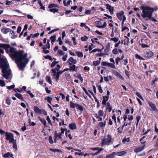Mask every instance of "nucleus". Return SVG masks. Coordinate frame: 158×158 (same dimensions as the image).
I'll list each match as a JSON object with an SVG mask.
<instances>
[{
  "label": "nucleus",
  "mask_w": 158,
  "mask_h": 158,
  "mask_svg": "<svg viewBox=\"0 0 158 158\" xmlns=\"http://www.w3.org/2000/svg\"><path fill=\"white\" fill-rule=\"evenodd\" d=\"M1 48L4 49L7 53H10L12 58L16 59L17 64L21 69L25 66L28 62L29 60L27 58V54L23 51H17L15 48L9 44L0 43V67L2 69V76L6 79H8L11 72L6 58L5 57L1 58L2 55L4 53Z\"/></svg>",
  "instance_id": "f257e3e1"
},
{
  "label": "nucleus",
  "mask_w": 158,
  "mask_h": 158,
  "mask_svg": "<svg viewBox=\"0 0 158 158\" xmlns=\"http://www.w3.org/2000/svg\"><path fill=\"white\" fill-rule=\"evenodd\" d=\"M140 9L142 10L141 16L143 18H148L149 19H151L152 13L154 11L153 8L142 6H141Z\"/></svg>",
  "instance_id": "f03ea898"
},
{
  "label": "nucleus",
  "mask_w": 158,
  "mask_h": 158,
  "mask_svg": "<svg viewBox=\"0 0 158 158\" xmlns=\"http://www.w3.org/2000/svg\"><path fill=\"white\" fill-rule=\"evenodd\" d=\"M112 140V137L111 135H108L103 139L101 142V146H103L106 145H109L111 143Z\"/></svg>",
  "instance_id": "7ed1b4c3"
},
{
  "label": "nucleus",
  "mask_w": 158,
  "mask_h": 158,
  "mask_svg": "<svg viewBox=\"0 0 158 158\" xmlns=\"http://www.w3.org/2000/svg\"><path fill=\"white\" fill-rule=\"evenodd\" d=\"M106 116V114H104V112L102 110H99L98 112V113L96 114L95 116V117L98 121H102V118H104Z\"/></svg>",
  "instance_id": "20e7f679"
},
{
  "label": "nucleus",
  "mask_w": 158,
  "mask_h": 158,
  "mask_svg": "<svg viewBox=\"0 0 158 158\" xmlns=\"http://www.w3.org/2000/svg\"><path fill=\"white\" fill-rule=\"evenodd\" d=\"M5 136L7 140H9L10 143L14 142L15 140L14 139L13 135L11 133L7 132H5Z\"/></svg>",
  "instance_id": "39448f33"
},
{
  "label": "nucleus",
  "mask_w": 158,
  "mask_h": 158,
  "mask_svg": "<svg viewBox=\"0 0 158 158\" xmlns=\"http://www.w3.org/2000/svg\"><path fill=\"white\" fill-rule=\"evenodd\" d=\"M97 27L100 28H103L106 27L107 24L106 22H102L101 21H97L95 22Z\"/></svg>",
  "instance_id": "423d86ee"
},
{
  "label": "nucleus",
  "mask_w": 158,
  "mask_h": 158,
  "mask_svg": "<svg viewBox=\"0 0 158 158\" xmlns=\"http://www.w3.org/2000/svg\"><path fill=\"white\" fill-rule=\"evenodd\" d=\"M148 104L151 107V110L155 111L156 112H157L158 110L157 109L155 105L153 104L152 102H148Z\"/></svg>",
  "instance_id": "0eeeda50"
},
{
  "label": "nucleus",
  "mask_w": 158,
  "mask_h": 158,
  "mask_svg": "<svg viewBox=\"0 0 158 158\" xmlns=\"http://www.w3.org/2000/svg\"><path fill=\"white\" fill-rule=\"evenodd\" d=\"M112 73L115 75L116 76L119 77L122 80H124V78L118 72L114 70H112Z\"/></svg>",
  "instance_id": "6e6552de"
},
{
  "label": "nucleus",
  "mask_w": 158,
  "mask_h": 158,
  "mask_svg": "<svg viewBox=\"0 0 158 158\" xmlns=\"http://www.w3.org/2000/svg\"><path fill=\"white\" fill-rule=\"evenodd\" d=\"M124 12L123 11H121L119 13H118L117 14V16L118 19L121 20L123 19V17L125 16V15H123Z\"/></svg>",
  "instance_id": "1a4fd4ad"
},
{
  "label": "nucleus",
  "mask_w": 158,
  "mask_h": 158,
  "mask_svg": "<svg viewBox=\"0 0 158 158\" xmlns=\"http://www.w3.org/2000/svg\"><path fill=\"white\" fill-rule=\"evenodd\" d=\"M154 54V53L151 51L146 52L144 53V56L147 57H151Z\"/></svg>",
  "instance_id": "9d476101"
},
{
  "label": "nucleus",
  "mask_w": 158,
  "mask_h": 158,
  "mask_svg": "<svg viewBox=\"0 0 158 158\" xmlns=\"http://www.w3.org/2000/svg\"><path fill=\"white\" fill-rule=\"evenodd\" d=\"M68 62L70 65H71L72 64H76L77 63V60L74 59L73 57H71L68 60Z\"/></svg>",
  "instance_id": "9b49d317"
},
{
  "label": "nucleus",
  "mask_w": 158,
  "mask_h": 158,
  "mask_svg": "<svg viewBox=\"0 0 158 158\" xmlns=\"http://www.w3.org/2000/svg\"><path fill=\"white\" fill-rule=\"evenodd\" d=\"M106 9L109 10L111 15H112L114 14V7L111 6L109 4L106 5Z\"/></svg>",
  "instance_id": "f8f14e48"
},
{
  "label": "nucleus",
  "mask_w": 158,
  "mask_h": 158,
  "mask_svg": "<svg viewBox=\"0 0 158 158\" xmlns=\"http://www.w3.org/2000/svg\"><path fill=\"white\" fill-rule=\"evenodd\" d=\"M34 110L35 112L38 114H42V110L39 109L37 106H35L34 107Z\"/></svg>",
  "instance_id": "ddd939ff"
},
{
  "label": "nucleus",
  "mask_w": 158,
  "mask_h": 158,
  "mask_svg": "<svg viewBox=\"0 0 158 158\" xmlns=\"http://www.w3.org/2000/svg\"><path fill=\"white\" fill-rule=\"evenodd\" d=\"M145 147V145H143V146L135 148L134 149V151L135 152L138 153L142 151L144 148Z\"/></svg>",
  "instance_id": "4468645a"
},
{
  "label": "nucleus",
  "mask_w": 158,
  "mask_h": 158,
  "mask_svg": "<svg viewBox=\"0 0 158 158\" xmlns=\"http://www.w3.org/2000/svg\"><path fill=\"white\" fill-rule=\"evenodd\" d=\"M55 139H54V142H56V140L58 139H62V138H61V135L60 134L59 135H58L56 132L55 131Z\"/></svg>",
  "instance_id": "2eb2a0df"
},
{
  "label": "nucleus",
  "mask_w": 158,
  "mask_h": 158,
  "mask_svg": "<svg viewBox=\"0 0 158 158\" xmlns=\"http://www.w3.org/2000/svg\"><path fill=\"white\" fill-rule=\"evenodd\" d=\"M56 71H59V69H52L51 70V71L52 73H53V74L52 75V76L54 77V78H55L56 80V77L57 76V72H56Z\"/></svg>",
  "instance_id": "dca6fc26"
},
{
  "label": "nucleus",
  "mask_w": 158,
  "mask_h": 158,
  "mask_svg": "<svg viewBox=\"0 0 158 158\" xmlns=\"http://www.w3.org/2000/svg\"><path fill=\"white\" fill-rule=\"evenodd\" d=\"M103 100L102 103L104 105L106 103V102L108 100L109 97L108 96H104L103 97Z\"/></svg>",
  "instance_id": "f3484780"
},
{
  "label": "nucleus",
  "mask_w": 158,
  "mask_h": 158,
  "mask_svg": "<svg viewBox=\"0 0 158 158\" xmlns=\"http://www.w3.org/2000/svg\"><path fill=\"white\" fill-rule=\"evenodd\" d=\"M77 68L78 67H76L75 65L74 64H72L71 65H70L69 67L70 70L77 71Z\"/></svg>",
  "instance_id": "a211bd4d"
},
{
  "label": "nucleus",
  "mask_w": 158,
  "mask_h": 158,
  "mask_svg": "<svg viewBox=\"0 0 158 158\" xmlns=\"http://www.w3.org/2000/svg\"><path fill=\"white\" fill-rule=\"evenodd\" d=\"M69 127L71 130H75L77 129V127L75 123H72L69 125Z\"/></svg>",
  "instance_id": "6ab92c4d"
},
{
  "label": "nucleus",
  "mask_w": 158,
  "mask_h": 158,
  "mask_svg": "<svg viewBox=\"0 0 158 158\" xmlns=\"http://www.w3.org/2000/svg\"><path fill=\"white\" fill-rule=\"evenodd\" d=\"M91 150L93 151H98L97 152H100L103 150V149L102 148L100 147H95L94 148H90Z\"/></svg>",
  "instance_id": "aec40b11"
},
{
  "label": "nucleus",
  "mask_w": 158,
  "mask_h": 158,
  "mask_svg": "<svg viewBox=\"0 0 158 158\" xmlns=\"http://www.w3.org/2000/svg\"><path fill=\"white\" fill-rule=\"evenodd\" d=\"M10 29L9 28H3L1 30V31L3 33L6 34L9 32H10Z\"/></svg>",
  "instance_id": "412c9836"
},
{
  "label": "nucleus",
  "mask_w": 158,
  "mask_h": 158,
  "mask_svg": "<svg viewBox=\"0 0 158 158\" xmlns=\"http://www.w3.org/2000/svg\"><path fill=\"white\" fill-rule=\"evenodd\" d=\"M116 155L115 152H113L110 154H108L106 156V158H114Z\"/></svg>",
  "instance_id": "4be33fe9"
},
{
  "label": "nucleus",
  "mask_w": 158,
  "mask_h": 158,
  "mask_svg": "<svg viewBox=\"0 0 158 158\" xmlns=\"http://www.w3.org/2000/svg\"><path fill=\"white\" fill-rule=\"evenodd\" d=\"M106 106V109L109 110V111L110 112L112 110V107L110 106V103L107 102L106 104H104Z\"/></svg>",
  "instance_id": "5701e85b"
},
{
  "label": "nucleus",
  "mask_w": 158,
  "mask_h": 158,
  "mask_svg": "<svg viewBox=\"0 0 158 158\" xmlns=\"http://www.w3.org/2000/svg\"><path fill=\"white\" fill-rule=\"evenodd\" d=\"M127 153V152L125 151H123L120 152H118L116 153V155L118 156H122L123 155L126 154Z\"/></svg>",
  "instance_id": "b1692460"
},
{
  "label": "nucleus",
  "mask_w": 158,
  "mask_h": 158,
  "mask_svg": "<svg viewBox=\"0 0 158 158\" xmlns=\"http://www.w3.org/2000/svg\"><path fill=\"white\" fill-rule=\"evenodd\" d=\"M49 41L50 40H48V42H47V44L45 46H44L43 48H42L43 49H46L47 48L49 49L50 48V44H49Z\"/></svg>",
  "instance_id": "393cba45"
},
{
  "label": "nucleus",
  "mask_w": 158,
  "mask_h": 158,
  "mask_svg": "<svg viewBox=\"0 0 158 158\" xmlns=\"http://www.w3.org/2000/svg\"><path fill=\"white\" fill-rule=\"evenodd\" d=\"M75 107H76L77 109H78L81 111H82L83 110V108L82 106H80L77 103L76 104Z\"/></svg>",
  "instance_id": "a878e982"
},
{
  "label": "nucleus",
  "mask_w": 158,
  "mask_h": 158,
  "mask_svg": "<svg viewBox=\"0 0 158 158\" xmlns=\"http://www.w3.org/2000/svg\"><path fill=\"white\" fill-rule=\"evenodd\" d=\"M15 95L19 99L23 101V98L22 97V95L19 93H16L15 94Z\"/></svg>",
  "instance_id": "bb28decb"
},
{
  "label": "nucleus",
  "mask_w": 158,
  "mask_h": 158,
  "mask_svg": "<svg viewBox=\"0 0 158 158\" xmlns=\"http://www.w3.org/2000/svg\"><path fill=\"white\" fill-rule=\"evenodd\" d=\"M63 72V71H59L57 72V74L56 77V81H58L59 78V76L60 74H62Z\"/></svg>",
  "instance_id": "cd10ccee"
},
{
  "label": "nucleus",
  "mask_w": 158,
  "mask_h": 158,
  "mask_svg": "<svg viewBox=\"0 0 158 158\" xmlns=\"http://www.w3.org/2000/svg\"><path fill=\"white\" fill-rule=\"evenodd\" d=\"M75 151H77L79 152H76L75 153L76 155H77L80 156H82L83 155V153L81 152V150L79 149H75Z\"/></svg>",
  "instance_id": "c85d7f7f"
},
{
  "label": "nucleus",
  "mask_w": 158,
  "mask_h": 158,
  "mask_svg": "<svg viewBox=\"0 0 158 158\" xmlns=\"http://www.w3.org/2000/svg\"><path fill=\"white\" fill-rule=\"evenodd\" d=\"M106 124V121L104 122H101L99 123V125L101 127H104Z\"/></svg>",
  "instance_id": "c756f323"
},
{
  "label": "nucleus",
  "mask_w": 158,
  "mask_h": 158,
  "mask_svg": "<svg viewBox=\"0 0 158 158\" xmlns=\"http://www.w3.org/2000/svg\"><path fill=\"white\" fill-rule=\"evenodd\" d=\"M46 81L49 83V84L52 85V81L51 77L49 76H46Z\"/></svg>",
  "instance_id": "7c9ffc66"
},
{
  "label": "nucleus",
  "mask_w": 158,
  "mask_h": 158,
  "mask_svg": "<svg viewBox=\"0 0 158 158\" xmlns=\"http://www.w3.org/2000/svg\"><path fill=\"white\" fill-rule=\"evenodd\" d=\"M56 35H53L51 36L50 37V39L51 40V43L53 44L54 42L56 40Z\"/></svg>",
  "instance_id": "2f4dec72"
},
{
  "label": "nucleus",
  "mask_w": 158,
  "mask_h": 158,
  "mask_svg": "<svg viewBox=\"0 0 158 158\" xmlns=\"http://www.w3.org/2000/svg\"><path fill=\"white\" fill-rule=\"evenodd\" d=\"M75 53L79 57H82L83 56V54L81 52H76Z\"/></svg>",
  "instance_id": "473e14b6"
},
{
  "label": "nucleus",
  "mask_w": 158,
  "mask_h": 158,
  "mask_svg": "<svg viewBox=\"0 0 158 158\" xmlns=\"http://www.w3.org/2000/svg\"><path fill=\"white\" fill-rule=\"evenodd\" d=\"M98 39L96 38L91 39L92 42L93 43H94L95 42L99 44H100V42L98 41Z\"/></svg>",
  "instance_id": "72a5a7b5"
},
{
  "label": "nucleus",
  "mask_w": 158,
  "mask_h": 158,
  "mask_svg": "<svg viewBox=\"0 0 158 158\" xmlns=\"http://www.w3.org/2000/svg\"><path fill=\"white\" fill-rule=\"evenodd\" d=\"M45 100H47L48 102L51 103L52 100V98L51 97L48 96V97L47 98H45Z\"/></svg>",
  "instance_id": "f704fd0d"
},
{
  "label": "nucleus",
  "mask_w": 158,
  "mask_h": 158,
  "mask_svg": "<svg viewBox=\"0 0 158 158\" xmlns=\"http://www.w3.org/2000/svg\"><path fill=\"white\" fill-rule=\"evenodd\" d=\"M118 40V38H116V37H114V38H111L110 39V41H113L114 43H116L117 42Z\"/></svg>",
  "instance_id": "c9c22d12"
},
{
  "label": "nucleus",
  "mask_w": 158,
  "mask_h": 158,
  "mask_svg": "<svg viewBox=\"0 0 158 158\" xmlns=\"http://www.w3.org/2000/svg\"><path fill=\"white\" fill-rule=\"evenodd\" d=\"M76 103H74L73 102L71 101L70 102V107L71 108H73L75 107V106Z\"/></svg>",
  "instance_id": "e433bc0d"
},
{
  "label": "nucleus",
  "mask_w": 158,
  "mask_h": 158,
  "mask_svg": "<svg viewBox=\"0 0 158 158\" xmlns=\"http://www.w3.org/2000/svg\"><path fill=\"white\" fill-rule=\"evenodd\" d=\"M50 150L52 152H60V150L57 149L55 148H50Z\"/></svg>",
  "instance_id": "4c0bfd02"
},
{
  "label": "nucleus",
  "mask_w": 158,
  "mask_h": 158,
  "mask_svg": "<svg viewBox=\"0 0 158 158\" xmlns=\"http://www.w3.org/2000/svg\"><path fill=\"white\" fill-rule=\"evenodd\" d=\"M0 85L2 87L5 86V83L4 81L0 80Z\"/></svg>",
  "instance_id": "58836bf2"
},
{
  "label": "nucleus",
  "mask_w": 158,
  "mask_h": 158,
  "mask_svg": "<svg viewBox=\"0 0 158 158\" xmlns=\"http://www.w3.org/2000/svg\"><path fill=\"white\" fill-rule=\"evenodd\" d=\"M10 99L9 98H7L6 100V101L8 105H10Z\"/></svg>",
  "instance_id": "ea45409f"
},
{
  "label": "nucleus",
  "mask_w": 158,
  "mask_h": 158,
  "mask_svg": "<svg viewBox=\"0 0 158 158\" xmlns=\"http://www.w3.org/2000/svg\"><path fill=\"white\" fill-rule=\"evenodd\" d=\"M71 2V0H69L66 3L65 1H64L63 2H64V5L65 6H67L70 4Z\"/></svg>",
  "instance_id": "a19ab883"
},
{
  "label": "nucleus",
  "mask_w": 158,
  "mask_h": 158,
  "mask_svg": "<svg viewBox=\"0 0 158 158\" xmlns=\"http://www.w3.org/2000/svg\"><path fill=\"white\" fill-rule=\"evenodd\" d=\"M57 53L60 55L62 56L64 54V53L62 50H58L57 52Z\"/></svg>",
  "instance_id": "79ce46f5"
},
{
  "label": "nucleus",
  "mask_w": 158,
  "mask_h": 158,
  "mask_svg": "<svg viewBox=\"0 0 158 158\" xmlns=\"http://www.w3.org/2000/svg\"><path fill=\"white\" fill-rule=\"evenodd\" d=\"M50 11L51 12H52L54 13H55L56 12H57L58 11V9L56 8H53L51 9L50 10Z\"/></svg>",
  "instance_id": "37998d69"
},
{
  "label": "nucleus",
  "mask_w": 158,
  "mask_h": 158,
  "mask_svg": "<svg viewBox=\"0 0 158 158\" xmlns=\"http://www.w3.org/2000/svg\"><path fill=\"white\" fill-rule=\"evenodd\" d=\"M11 143H13L14 144L13 146V148H15L16 150L18 149L16 143V140L14 142H12Z\"/></svg>",
  "instance_id": "c03bdc74"
},
{
  "label": "nucleus",
  "mask_w": 158,
  "mask_h": 158,
  "mask_svg": "<svg viewBox=\"0 0 158 158\" xmlns=\"http://www.w3.org/2000/svg\"><path fill=\"white\" fill-rule=\"evenodd\" d=\"M88 38L86 36H84V37H82L81 38V40L82 41H86L88 39Z\"/></svg>",
  "instance_id": "a18cd8bd"
},
{
  "label": "nucleus",
  "mask_w": 158,
  "mask_h": 158,
  "mask_svg": "<svg viewBox=\"0 0 158 158\" xmlns=\"http://www.w3.org/2000/svg\"><path fill=\"white\" fill-rule=\"evenodd\" d=\"M107 66L113 69H115V66L114 64L110 63H108Z\"/></svg>",
  "instance_id": "49530a36"
},
{
  "label": "nucleus",
  "mask_w": 158,
  "mask_h": 158,
  "mask_svg": "<svg viewBox=\"0 0 158 158\" xmlns=\"http://www.w3.org/2000/svg\"><path fill=\"white\" fill-rule=\"evenodd\" d=\"M40 120L45 127L46 126V122L45 120L41 118Z\"/></svg>",
  "instance_id": "de8ad7c7"
},
{
  "label": "nucleus",
  "mask_w": 158,
  "mask_h": 158,
  "mask_svg": "<svg viewBox=\"0 0 158 158\" xmlns=\"http://www.w3.org/2000/svg\"><path fill=\"white\" fill-rule=\"evenodd\" d=\"M10 152H8V153L4 154L3 156L5 158H9V156H10Z\"/></svg>",
  "instance_id": "09e8293b"
},
{
  "label": "nucleus",
  "mask_w": 158,
  "mask_h": 158,
  "mask_svg": "<svg viewBox=\"0 0 158 158\" xmlns=\"http://www.w3.org/2000/svg\"><path fill=\"white\" fill-rule=\"evenodd\" d=\"M39 35V33H36L35 34H31V36L32 38L36 37H37Z\"/></svg>",
  "instance_id": "8fccbe9b"
},
{
  "label": "nucleus",
  "mask_w": 158,
  "mask_h": 158,
  "mask_svg": "<svg viewBox=\"0 0 158 158\" xmlns=\"http://www.w3.org/2000/svg\"><path fill=\"white\" fill-rule=\"evenodd\" d=\"M47 120L48 121L49 124H50L51 126H52V123L51 122V120L48 116H47L46 118Z\"/></svg>",
  "instance_id": "3c124183"
},
{
  "label": "nucleus",
  "mask_w": 158,
  "mask_h": 158,
  "mask_svg": "<svg viewBox=\"0 0 158 158\" xmlns=\"http://www.w3.org/2000/svg\"><path fill=\"white\" fill-rule=\"evenodd\" d=\"M15 85H12L10 86H7L6 87L7 89H9V90H10L11 89H13L15 88Z\"/></svg>",
  "instance_id": "603ef678"
},
{
  "label": "nucleus",
  "mask_w": 158,
  "mask_h": 158,
  "mask_svg": "<svg viewBox=\"0 0 158 158\" xmlns=\"http://www.w3.org/2000/svg\"><path fill=\"white\" fill-rule=\"evenodd\" d=\"M135 57L136 58L139 59V60H143V59L138 54H136L135 55Z\"/></svg>",
  "instance_id": "864d4df0"
},
{
  "label": "nucleus",
  "mask_w": 158,
  "mask_h": 158,
  "mask_svg": "<svg viewBox=\"0 0 158 158\" xmlns=\"http://www.w3.org/2000/svg\"><path fill=\"white\" fill-rule=\"evenodd\" d=\"M136 94L137 96L139 98H140L141 100H143V99L142 97V96L138 92H137L136 93Z\"/></svg>",
  "instance_id": "5fc2aeb1"
},
{
  "label": "nucleus",
  "mask_w": 158,
  "mask_h": 158,
  "mask_svg": "<svg viewBox=\"0 0 158 158\" xmlns=\"http://www.w3.org/2000/svg\"><path fill=\"white\" fill-rule=\"evenodd\" d=\"M77 77L78 78V79H79L81 81H83V79L81 75V74H79L77 75Z\"/></svg>",
  "instance_id": "6e6d98bb"
},
{
  "label": "nucleus",
  "mask_w": 158,
  "mask_h": 158,
  "mask_svg": "<svg viewBox=\"0 0 158 158\" xmlns=\"http://www.w3.org/2000/svg\"><path fill=\"white\" fill-rule=\"evenodd\" d=\"M58 63V62L54 61L51 64V66L52 67H54L56 64Z\"/></svg>",
  "instance_id": "4d7b16f0"
},
{
  "label": "nucleus",
  "mask_w": 158,
  "mask_h": 158,
  "mask_svg": "<svg viewBox=\"0 0 158 158\" xmlns=\"http://www.w3.org/2000/svg\"><path fill=\"white\" fill-rule=\"evenodd\" d=\"M112 52L114 54H116L118 53V51L117 48L114 49L112 50Z\"/></svg>",
  "instance_id": "13d9d810"
},
{
  "label": "nucleus",
  "mask_w": 158,
  "mask_h": 158,
  "mask_svg": "<svg viewBox=\"0 0 158 158\" xmlns=\"http://www.w3.org/2000/svg\"><path fill=\"white\" fill-rule=\"evenodd\" d=\"M145 138V136H143L140 140L141 143H145V141L143 140V139Z\"/></svg>",
  "instance_id": "bf43d9fd"
},
{
  "label": "nucleus",
  "mask_w": 158,
  "mask_h": 158,
  "mask_svg": "<svg viewBox=\"0 0 158 158\" xmlns=\"http://www.w3.org/2000/svg\"><path fill=\"white\" fill-rule=\"evenodd\" d=\"M141 117L139 116H138L136 117V120H137V124L136 125L138 124V123Z\"/></svg>",
  "instance_id": "052dcab7"
},
{
  "label": "nucleus",
  "mask_w": 158,
  "mask_h": 158,
  "mask_svg": "<svg viewBox=\"0 0 158 158\" xmlns=\"http://www.w3.org/2000/svg\"><path fill=\"white\" fill-rule=\"evenodd\" d=\"M65 43L68 44L69 45H71V42L69 41V40L68 39H66L65 40Z\"/></svg>",
  "instance_id": "680f3d73"
},
{
  "label": "nucleus",
  "mask_w": 158,
  "mask_h": 158,
  "mask_svg": "<svg viewBox=\"0 0 158 158\" xmlns=\"http://www.w3.org/2000/svg\"><path fill=\"white\" fill-rule=\"evenodd\" d=\"M49 143L51 144H52L53 143L52 138L51 136H50L49 138Z\"/></svg>",
  "instance_id": "e2e57ef3"
},
{
  "label": "nucleus",
  "mask_w": 158,
  "mask_h": 158,
  "mask_svg": "<svg viewBox=\"0 0 158 158\" xmlns=\"http://www.w3.org/2000/svg\"><path fill=\"white\" fill-rule=\"evenodd\" d=\"M67 55H66L63 56L62 58V59L63 61H65L67 60Z\"/></svg>",
  "instance_id": "0e129e2a"
},
{
  "label": "nucleus",
  "mask_w": 158,
  "mask_h": 158,
  "mask_svg": "<svg viewBox=\"0 0 158 158\" xmlns=\"http://www.w3.org/2000/svg\"><path fill=\"white\" fill-rule=\"evenodd\" d=\"M121 60L120 58L118 57L116 59L115 61H116V63L117 64H118V62L119 61Z\"/></svg>",
  "instance_id": "69168bd1"
},
{
  "label": "nucleus",
  "mask_w": 158,
  "mask_h": 158,
  "mask_svg": "<svg viewBox=\"0 0 158 158\" xmlns=\"http://www.w3.org/2000/svg\"><path fill=\"white\" fill-rule=\"evenodd\" d=\"M127 118L129 120H132L133 119V116L130 115L128 116Z\"/></svg>",
  "instance_id": "338daca9"
},
{
  "label": "nucleus",
  "mask_w": 158,
  "mask_h": 158,
  "mask_svg": "<svg viewBox=\"0 0 158 158\" xmlns=\"http://www.w3.org/2000/svg\"><path fill=\"white\" fill-rule=\"evenodd\" d=\"M98 89L99 92L101 93H102L103 92V90L102 89V88L101 87V86H99L98 87Z\"/></svg>",
  "instance_id": "774afa93"
}]
</instances>
